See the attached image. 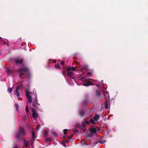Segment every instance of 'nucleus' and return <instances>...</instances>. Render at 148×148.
<instances>
[{
	"label": "nucleus",
	"instance_id": "nucleus-27",
	"mask_svg": "<svg viewBox=\"0 0 148 148\" xmlns=\"http://www.w3.org/2000/svg\"><path fill=\"white\" fill-rule=\"evenodd\" d=\"M55 67L57 69H60V67L58 64H56L55 65Z\"/></svg>",
	"mask_w": 148,
	"mask_h": 148
},
{
	"label": "nucleus",
	"instance_id": "nucleus-14",
	"mask_svg": "<svg viewBox=\"0 0 148 148\" xmlns=\"http://www.w3.org/2000/svg\"><path fill=\"white\" fill-rule=\"evenodd\" d=\"M37 96L35 97V99L34 100H33V104H36L37 103H37Z\"/></svg>",
	"mask_w": 148,
	"mask_h": 148
},
{
	"label": "nucleus",
	"instance_id": "nucleus-46",
	"mask_svg": "<svg viewBox=\"0 0 148 148\" xmlns=\"http://www.w3.org/2000/svg\"><path fill=\"white\" fill-rule=\"evenodd\" d=\"M31 148H33V147H32Z\"/></svg>",
	"mask_w": 148,
	"mask_h": 148
},
{
	"label": "nucleus",
	"instance_id": "nucleus-22",
	"mask_svg": "<svg viewBox=\"0 0 148 148\" xmlns=\"http://www.w3.org/2000/svg\"><path fill=\"white\" fill-rule=\"evenodd\" d=\"M46 141L51 142L52 141V140L50 138H48L46 139Z\"/></svg>",
	"mask_w": 148,
	"mask_h": 148
},
{
	"label": "nucleus",
	"instance_id": "nucleus-19",
	"mask_svg": "<svg viewBox=\"0 0 148 148\" xmlns=\"http://www.w3.org/2000/svg\"><path fill=\"white\" fill-rule=\"evenodd\" d=\"M51 134L53 136H56V132L54 131H52L51 132Z\"/></svg>",
	"mask_w": 148,
	"mask_h": 148
},
{
	"label": "nucleus",
	"instance_id": "nucleus-44",
	"mask_svg": "<svg viewBox=\"0 0 148 148\" xmlns=\"http://www.w3.org/2000/svg\"><path fill=\"white\" fill-rule=\"evenodd\" d=\"M2 39V38L0 37V40H1Z\"/></svg>",
	"mask_w": 148,
	"mask_h": 148
},
{
	"label": "nucleus",
	"instance_id": "nucleus-35",
	"mask_svg": "<svg viewBox=\"0 0 148 148\" xmlns=\"http://www.w3.org/2000/svg\"><path fill=\"white\" fill-rule=\"evenodd\" d=\"M70 70H71V67H69L67 68L66 71L68 72V71H69Z\"/></svg>",
	"mask_w": 148,
	"mask_h": 148
},
{
	"label": "nucleus",
	"instance_id": "nucleus-45",
	"mask_svg": "<svg viewBox=\"0 0 148 148\" xmlns=\"http://www.w3.org/2000/svg\"><path fill=\"white\" fill-rule=\"evenodd\" d=\"M63 75H64V73H63Z\"/></svg>",
	"mask_w": 148,
	"mask_h": 148
},
{
	"label": "nucleus",
	"instance_id": "nucleus-43",
	"mask_svg": "<svg viewBox=\"0 0 148 148\" xmlns=\"http://www.w3.org/2000/svg\"><path fill=\"white\" fill-rule=\"evenodd\" d=\"M88 135L89 136H91V134H89Z\"/></svg>",
	"mask_w": 148,
	"mask_h": 148
},
{
	"label": "nucleus",
	"instance_id": "nucleus-12",
	"mask_svg": "<svg viewBox=\"0 0 148 148\" xmlns=\"http://www.w3.org/2000/svg\"><path fill=\"white\" fill-rule=\"evenodd\" d=\"M38 105L40 106V105L38 103L33 104V106L34 107V108L35 109L37 110H38V109L39 108L38 107Z\"/></svg>",
	"mask_w": 148,
	"mask_h": 148
},
{
	"label": "nucleus",
	"instance_id": "nucleus-24",
	"mask_svg": "<svg viewBox=\"0 0 148 148\" xmlns=\"http://www.w3.org/2000/svg\"><path fill=\"white\" fill-rule=\"evenodd\" d=\"M73 132L74 134H76L77 133H79L78 130L77 129L74 130H73Z\"/></svg>",
	"mask_w": 148,
	"mask_h": 148
},
{
	"label": "nucleus",
	"instance_id": "nucleus-18",
	"mask_svg": "<svg viewBox=\"0 0 148 148\" xmlns=\"http://www.w3.org/2000/svg\"><path fill=\"white\" fill-rule=\"evenodd\" d=\"M21 134L19 132L17 134V135H16V138L17 139H19V138H20L21 136Z\"/></svg>",
	"mask_w": 148,
	"mask_h": 148
},
{
	"label": "nucleus",
	"instance_id": "nucleus-11",
	"mask_svg": "<svg viewBox=\"0 0 148 148\" xmlns=\"http://www.w3.org/2000/svg\"><path fill=\"white\" fill-rule=\"evenodd\" d=\"M74 75V73L72 72H70L69 71H68L67 73V75L69 77H72Z\"/></svg>",
	"mask_w": 148,
	"mask_h": 148
},
{
	"label": "nucleus",
	"instance_id": "nucleus-29",
	"mask_svg": "<svg viewBox=\"0 0 148 148\" xmlns=\"http://www.w3.org/2000/svg\"><path fill=\"white\" fill-rule=\"evenodd\" d=\"M73 135H70L69 136H68L67 137V139H68L69 140H70L73 137Z\"/></svg>",
	"mask_w": 148,
	"mask_h": 148
},
{
	"label": "nucleus",
	"instance_id": "nucleus-34",
	"mask_svg": "<svg viewBox=\"0 0 148 148\" xmlns=\"http://www.w3.org/2000/svg\"><path fill=\"white\" fill-rule=\"evenodd\" d=\"M60 64L63 66L64 65V62L63 61H61L60 62Z\"/></svg>",
	"mask_w": 148,
	"mask_h": 148
},
{
	"label": "nucleus",
	"instance_id": "nucleus-9",
	"mask_svg": "<svg viewBox=\"0 0 148 148\" xmlns=\"http://www.w3.org/2000/svg\"><path fill=\"white\" fill-rule=\"evenodd\" d=\"M99 116L98 114H95V116L93 117V119L94 121H97L99 119Z\"/></svg>",
	"mask_w": 148,
	"mask_h": 148
},
{
	"label": "nucleus",
	"instance_id": "nucleus-15",
	"mask_svg": "<svg viewBox=\"0 0 148 148\" xmlns=\"http://www.w3.org/2000/svg\"><path fill=\"white\" fill-rule=\"evenodd\" d=\"M6 71L7 73L9 75L11 74L12 72V70H10V69L8 68H7V69Z\"/></svg>",
	"mask_w": 148,
	"mask_h": 148
},
{
	"label": "nucleus",
	"instance_id": "nucleus-16",
	"mask_svg": "<svg viewBox=\"0 0 148 148\" xmlns=\"http://www.w3.org/2000/svg\"><path fill=\"white\" fill-rule=\"evenodd\" d=\"M90 130L92 133H95L96 132V129L95 128H91Z\"/></svg>",
	"mask_w": 148,
	"mask_h": 148
},
{
	"label": "nucleus",
	"instance_id": "nucleus-4",
	"mask_svg": "<svg viewBox=\"0 0 148 148\" xmlns=\"http://www.w3.org/2000/svg\"><path fill=\"white\" fill-rule=\"evenodd\" d=\"M92 82H91L88 80H86L85 81V83H84L83 85L85 86H88L90 85H91L92 83Z\"/></svg>",
	"mask_w": 148,
	"mask_h": 148
},
{
	"label": "nucleus",
	"instance_id": "nucleus-40",
	"mask_svg": "<svg viewBox=\"0 0 148 148\" xmlns=\"http://www.w3.org/2000/svg\"><path fill=\"white\" fill-rule=\"evenodd\" d=\"M69 142V141L68 140H66L65 141V142L66 143H68Z\"/></svg>",
	"mask_w": 148,
	"mask_h": 148
},
{
	"label": "nucleus",
	"instance_id": "nucleus-23",
	"mask_svg": "<svg viewBox=\"0 0 148 148\" xmlns=\"http://www.w3.org/2000/svg\"><path fill=\"white\" fill-rule=\"evenodd\" d=\"M13 88V87H12V88H10L8 89V91L10 93H11L12 92V91Z\"/></svg>",
	"mask_w": 148,
	"mask_h": 148
},
{
	"label": "nucleus",
	"instance_id": "nucleus-5",
	"mask_svg": "<svg viewBox=\"0 0 148 148\" xmlns=\"http://www.w3.org/2000/svg\"><path fill=\"white\" fill-rule=\"evenodd\" d=\"M86 126V124L84 123H83L81 124L79 126L80 128L84 132L86 130L85 128Z\"/></svg>",
	"mask_w": 148,
	"mask_h": 148
},
{
	"label": "nucleus",
	"instance_id": "nucleus-39",
	"mask_svg": "<svg viewBox=\"0 0 148 148\" xmlns=\"http://www.w3.org/2000/svg\"><path fill=\"white\" fill-rule=\"evenodd\" d=\"M85 123L87 124H89V122L88 121H86L85 122Z\"/></svg>",
	"mask_w": 148,
	"mask_h": 148
},
{
	"label": "nucleus",
	"instance_id": "nucleus-17",
	"mask_svg": "<svg viewBox=\"0 0 148 148\" xmlns=\"http://www.w3.org/2000/svg\"><path fill=\"white\" fill-rule=\"evenodd\" d=\"M14 94L16 95L18 97H19L20 96V94L18 90H16L14 91Z\"/></svg>",
	"mask_w": 148,
	"mask_h": 148
},
{
	"label": "nucleus",
	"instance_id": "nucleus-30",
	"mask_svg": "<svg viewBox=\"0 0 148 148\" xmlns=\"http://www.w3.org/2000/svg\"><path fill=\"white\" fill-rule=\"evenodd\" d=\"M71 71H74L75 70V67L73 66L71 67Z\"/></svg>",
	"mask_w": 148,
	"mask_h": 148
},
{
	"label": "nucleus",
	"instance_id": "nucleus-25",
	"mask_svg": "<svg viewBox=\"0 0 148 148\" xmlns=\"http://www.w3.org/2000/svg\"><path fill=\"white\" fill-rule=\"evenodd\" d=\"M29 143V142L27 141L25 142V146L26 147H28Z\"/></svg>",
	"mask_w": 148,
	"mask_h": 148
},
{
	"label": "nucleus",
	"instance_id": "nucleus-38",
	"mask_svg": "<svg viewBox=\"0 0 148 148\" xmlns=\"http://www.w3.org/2000/svg\"><path fill=\"white\" fill-rule=\"evenodd\" d=\"M62 144L63 145V146H64V147H65V145H66V144H65L64 143V142H62Z\"/></svg>",
	"mask_w": 148,
	"mask_h": 148
},
{
	"label": "nucleus",
	"instance_id": "nucleus-6",
	"mask_svg": "<svg viewBox=\"0 0 148 148\" xmlns=\"http://www.w3.org/2000/svg\"><path fill=\"white\" fill-rule=\"evenodd\" d=\"M15 61L16 64H18V63L21 64L22 63V62L23 61V59H21L20 60H19L18 59H15Z\"/></svg>",
	"mask_w": 148,
	"mask_h": 148
},
{
	"label": "nucleus",
	"instance_id": "nucleus-13",
	"mask_svg": "<svg viewBox=\"0 0 148 148\" xmlns=\"http://www.w3.org/2000/svg\"><path fill=\"white\" fill-rule=\"evenodd\" d=\"M105 108L106 109H107L108 108V100L107 99H106L105 103Z\"/></svg>",
	"mask_w": 148,
	"mask_h": 148
},
{
	"label": "nucleus",
	"instance_id": "nucleus-2",
	"mask_svg": "<svg viewBox=\"0 0 148 148\" xmlns=\"http://www.w3.org/2000/svg\"><path fill=\"white\" fill-rule=\"evenodd\" d=\"M25 91V95L27 98V101L29 103H31L32 102V100L30 94H32V92H30L29 89L28 88L26 89Z\"/></svg>",
	"mask_w": 148,
	"mask_h": 148
},
{
	"label": "nucleus",
	"instance_id": "nucleus-42",
	"mask_svg": "<svg viewBox=\"0 0 148 148\" xmlns=\"http://www.w3.org/2000/svg\"><path fill=\"white\" fill-rule=\"evenodd\" d=\"M12 148H18L17 146H15V147H13Z\"/></svg>",
	"mask_w": 148,
	"mask_h": 148
},
{
	"label": "nucleus",
	"instance_id": "nucleus-33",
	"mask_svg": "<svg viewBox=\"0 0 148 148\" xmlns=\"http://www.w3.org/2000/svg\"><path fill=\"white\" fill-rule=\"evenodd\" d=\"M40 128V125H38L36 127V129H39Z\"/></svg>",
	"mask_w": 148,
	"mask_h": 148
},
{
	"label": "nucleus",
	"instance_id": "nucleus-26",
	"mask_svg": "<svg viewBox=\"0 0 148 148\" xmlns=\"http://www.w3.org/2000/svg\"><path fill=\"white\" fill-rule=\"evenodd\" d=\"M95 121H94V119H90V122L93 124L95 123Z\"/></svg>",
	"mask_w": 148,
	"mask_h": 148
},
{
	"label": "nucleus",
	"instance_id": "nucleus-41",
	"mask_svg": "<svg viewBox=\"0 0 148 148\" xmlns=\"http://www.w3.org/2000/svg\"><path fill=\"white\" fill-rule=\"evenodd\" d=\"M105 142V141H104V142H103V141L102 142L101 141H100V143H103Z\"/></svg>",
	"mask_w": 148,
	"mask_h": 148
},
{
	"label": "nucleus",
	"instance_id": "nucleus-28",
	"mask_svg": "<svg viewBox=\"0 0 148 148\" xmlns=\"http://www.w3.org/2000/svg\"><path fill=\"white\" fill-rule=\"evenodd\" d=\"M67 131H68V130L66 129H65L64 130L63 132H64V135H65L66 134Z\"/></svg>",
	"mask_w": 148,
	"mask_h": 148
},
{
	"label": "nucleus",
	"instance_id": "nucleus-10",
	"mask_svg": "<svg viewBox=\"0 0 148 148\" xmlns=\"http://www.w3.org/2000/svg\"><path fill=\"white\" fill-rule=\"evenodd\" d=\"M32 138L34 140L35 137V132L34 131H33L32 133Z\"/></svg>",
	"mask_w": 148,
	"mask_h": 148
},
{
	"label": "nucleus",
	"instance_id": "nucleus-21",
	"mask_svg": "<svg viewBox=\"0 0 148 148\" xmlns=\"http://www.w3.org/2000/svg\"><path fill=\"white\" fill-rule=\"evenodd\" d=\"M44 134L46 137H47L48 135V132L47 131H45L44 133Z\"/></svg>",
	"mask_w": 148,
	"mask_h": 148
},
{
	"label": "nucleus",
	"instance_id": "nucleus-1",
	"mask_svg": "<svg viewBox=\"0 0 148 148\" xmlns=\"http://www.w3.org/2000/svg\"><path fill=\"white\" fill-rule=\"evenodd\" d=\"M18 72L19 74V77L21 78H22V75H26L25 73L27 74V77L28 78H30L32 76V74L29 71V68L25 65H23L21 67L18 69Z\"/></svg>",
	"mask_w": 148,
	"mask_h": 148
},
{
	"label": "nucleus",
	"instance_id": "nucleus-20",
	"mask_svg": "<svg viewBox=\"0 0 148 148\" xmlns=\"http://www.w3.org/2000/svg\"><path fill=\"white\" fill-rule=\"evenodd\" d=\"M96 94L97 96H100V90H97L96 91Z\"/></svg>",
	"mask_w": 148,
	"mask_h": 148
},
{
	"label": "nucleus",
	"instance_id": "nucleus-37",
	"mask_svg": "<svg viewBox=\"0 0 148 148\" xmlns=\"http://www.w3.org/2000/svg\"><path fill=\"white\" fill-rule=\"evenodd\" d=\"M92 74V73L90 72H88L87 73V75H91Z\"/></svg>",
	"mask_w": 148,
	"mask_h": 148
},
{
	"label": "nucleus",
	"instance_id": "nucleus-8",
	"mask_svg": "<svg viewBox=\"0 0 148 148\" xmlns=\"http://www.w3.org/2000/svg\"><path fill=\"white\" fill-rule=\"evenodd\" d=\"M85 114V112L84 110H79V116L81 117H83V115Z\"/></svg>",
	"mask_w": 148,
	"mask_h": 148
},
{
	"label": "nucleus",
	"instance_id": "nucleus-31",
	"mask_svg": "<svg viewBox=\"0 0 148 148\" xmlns=\"http://www.w3.org/2000/svg\"><path fill=\"white\" fill-rule=\"evenodd\" d=\"M21 88V86H18L16 87V90H18L19 89Z\"/></svg>",
	"mask_w": 148,
	"mask_h": 148
},
{
	"label": "nucleus",
	"instance_id": "nucleus-36",
	"mask_svg": "<svg viewBox=\"0 0 148 148\" xmlns=\"http://www.w3.org/2000/svg\"><path fill=\"white\" fill-rule=\"evenodd\" d=\"M15 106L16 107V108L18 110V105L17 104H15Z\"/></svg>",
	"mask_w": 148,
	"mask_h": 148
},
{
	"label": "nucleus",
	"instance_id": "nucleus-7",
	"mask_svg": "<svg viewBox=\"0 0 148 148\" xmlns=\"http://www.w3.org/2000/svg\"><path fill=\"white\" fill-rule=\"evenodd\" d=\"M19 132L22 134V136L25 135V131L23 127L20 128Z\"/></svg>",
	"mask_w": 148,
	"mask_h": 148
},
{
	"label": "nucleus",
	"instance_id": "nucleus-3",
	"mask_svg": "<svg viewBox=\"0 0 148 148\" xmlns=\"http://www.w3.org/2000/svg\"><path fill=\"white\" fill-rule=\"evenodd\" d=\"M32 111V116L33 118H36L38 116V114L36 112V110L33 108L31 109Z\"/></svg>",
	"mask_w": 148,
	"mask_h": 148
},
{
	"label": "nucleus",
	"instance_id": "nucleus-32",
	"mask_svg": "<svg viewBox=\"0 0 148 148\" xmlns=\"http://www.w3.org/2000/svg\"><path fill=\"white\" fill-rule=\"evenodd\" d=\"M25 110L27 112H28V109L27 106H26V107Z\"/></svg>",
	"mask_w": 148,
	"mask_h": 148
}]
</instances>
